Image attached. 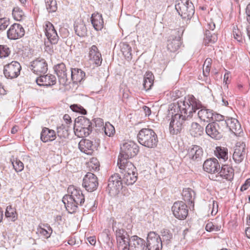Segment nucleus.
Instances as JSON below:
<instances>
[{
    "label": "nucleus",
    "instance_id": "7",
    "mask_svg": "<svg viewBox=\"0 0 250 250\" xmlns=\"http://www.w3.org/2000/svg\"><path fill=\"white\" fill-rule=\"evenodd\" d=\"M123 180L118 173L112 175L108 179L106 190L112 196L117 195L123 188Z\"/></svg>",
    "mask_w": 250,
    "mask_h": 250
},
{
    "label": "nucleus",
    "instance_id": "57",
    "mask_svg": "<svg viewBox=\"0 0 250 250\" xmlns=\"http://www.w3.org/2000/svg\"><path fill=\"white\" fill-rule=\"evenodd\" d=\"M49 44H48V42H45V50L48 52L49 53H51L53 52L52 44L49 42Z\"/></svg>",
    "mask_w": 250,
    "mask_h": 250
},
{
    "label": "nucleus",
    "instance_id": "33",
    "mask_svg": "<svg viewBox=\"0 0 250 250\" xmlns=\"http://www.w3.org/2000/svg\"><path fill=\"white\" fill-rule=\"evenodd\" d=\"M182 194L185 202L191 204L194 203L195 193L192 189L190 188H185L183 189Z\"/></svg>",
    "mask_w": 250,
    "mask_h": 250
},
{
    "label": "nucleus",
    "instance_id": "13",
    "mask_svg": "<svg viewBox=\"0 0 250 250\" xmlns=\"http://www.w3.org/2000/svg\"><path fill=\"white\" fill-rule=\"evenodd\" d=\"M53 69L58 76L60 84L64 86L70 83V81L67 77V69L64 63L61 62L54 65Z\"/></svg>",
    "mask_w": 250,
    "mask_h": 250
},
{
    "label": "nucleus",
    "instance_id": "62",
    "mask_svg": "<svg viewBox=\"0 0 250 250\" xmlns=\"http://www.w3.org/2000/svg\"><path fill=\"white\" fill-rule=\"evenodd\" d=\"M143 109H144V111L145 112V115L146 116H149L151 114V110L150 109V108H149L148 107L146 106V105H144L143 106Z\"/></svg>",
    "mask_w": 250,
    "mask_h": 250
},
{
    "label": "nucleus",
    "instance_id": "64",
    "mask_svg": "<svg viewBox=\"0 0 250 250\" xmlns=\"http://www.w3.org/2000/svg\"><path fill=\"white\" fill-rule=\"evenodd\" d=\"M87 241L91 245H94L96 242L95 237H89L87 238Z\"/></svg>",
    "mask_w": 250,
    "mask_h": 250
},
{
    "label": "nucleus",
    "instance_id": "61",
    "mask_svg": "<svg viewBox=\"0 0 250 250\" xmlns=\"http://www.w3.org/2000/svg\"><path fill=\"white\" fill-rule=\"evenodd\" d=\"M246 12L247 15V21L250 23V3L247 6Z\"/></svg>",
    "mask_w": 250,
    "mask_h": 250
},
{
    "label": "nucleus",
    "instance_id": "46",
    "mask_svg": "<svg viewBox=\"0 0 250 250\" xmlns=\"http://www.w3.org/2000/svg\"><path fill=\"white\" fill-rule=\"evenodd\" d=\"M70 108L74 112H78L83 115L86 114V110L81 105L78 104H71L70 106Z\"/></svg>",
    "mask_w": 250,
    "mask_h": 250
},
{
    "label": "nucleus",
    "instance_id": "15",
    "mask_svg": "<svg viewBox=\"0 0 250 250\" xmlns=\"http://www.w3.org/2000/svg\"><path fill=\"white\" fill-rule=\"evenodd\" d=\"M29 67L35 74L41 76L45 74L48 70V65L43 59H37L31 62Z\"/></svg>",
    "mask_w": 250,
    "mask_h": 250
},
{
    "label": "nucleus",
    "instance_id": "60",
    "mask_svg": "<svg viewBox=\"0 0 250 250\" xmlns=\"http://www.w3.org/2000/svg\"><path fill=\"white\" fill-rule=\"evenodd\" d=\"M212 63V60L210 58H207L204 62V66L210 67Z\"/></svg>",
    "mask_w": 250,
    "mask_h": 250
},
{
    "label": "nucleus",
    "instance_id": "27",
    "mask_svg": "<svg viewBox=\"0 0 250 250\" xmlns=\"http://www.w3.org/2000/svg\"><path fill=\"white\" fill-rule=\"evenodd\" d=\"M78 146L81 151L87 154H91L94 149L93 142L86 139H82Z\"/></svg>",
    "mask_w": 250,
    "mask_h": 250
},
{
    "label": "nucleus",
    "instance_id": "11",
    "mask_svg": "<svg viewBox=\"0 0 250 250\" xmlns=\"http://www.w3.org/2000/svg\"><path fill=\"white\" fill-rule=\"evenodd\" d=\"M224 127L217 122L209 123L206 127V132L208 135L215 140L220 139L222 136Z\"/></svg>",
    "mask_w": 250,
    "mask_h": 250
},
{
    "label": "nucleus",
    "instance_id": "26",
    "mask_svg": "<svg viewBox=\"0 0 250 250\" xmlns=\"http://www.w3.org/2000/svg\"><path fill=\"white\" fill-rule=\"evenodd\" d=\"M56 133L47 127H43L41 133V140L44 143L51 142L56 139Z\"/></svg>",
    "mask_w": 250,
    "mask_h": 250
},
{
    "label": "nucleus",
    "instance_id": "37",
    "mask_svg": "<svg viewBox=\"0 0 250 250\" xmlns=\"http://www.w3.org/2000/svg\"><path fill=\"white\" fill-rule=\"evenodd\" d=\"M217 157L219 159H222L224 161L228 158V150L226 147L222 146H217L214 151Z\"/></svg>",
    "mask_w": 250,
    "mask_h": 250
},
{
    "label": "nucleus",
    "instance_id": "42",
    "mask_svg": "<svg viewBox=\"0 0 250 250\" xmlns=\"http://www.w3.org/2000/svg\"><path fill=\"white\" fill-rule=\"evenodd\" d=\"M162 242H166L167 244H168L172 238V233L170 231L167 229H163L161 231Z\"/></svg>",
    "mask_w": 250,
    "mask_h": 250
},
{
    "label": "nucleus",
    "instance_id": "16",
    "mask_svg": "<svg viewBox=\"0 0 250 250\" xmlns=\"http://www.w3.org/2000/svg\"><path fill=\"white\" fill-rule=\"evenodd\" d=\"M118 249L120 250H127V243L130 237L124 229H117L115 231Z\"/></svg>",
    "mask_w": 250,
    "mask_h": 250
},
{
    "label": "nucleus",
    "instance_id": "31",
    "mask_svg": "<svg viewBox=\"0 0 250 250\" xmlns=\"http://www.w3.org/2000/svg\"><path fill=\"white\" fill-rule=\"evenodd\" d=\"M219 173L221 177L228 181H231L234 177V169L228 165H223Z\"/></svg>",
    "mask_w": 250,
    "mask_h": 250
},
{
    "label": "nucleus",
    "instance_id": "28",
    "mask_svg": "<svg viewBox=\"0 0 250 250\" xmlns=\"http://www.w3.org/2000/svg\"><path fill=\"white\" fill-rule=\"evenodd\" d=\"M89 57L91 60L94 61L96 65L101 64L102 62L101 54L96 45H93L89 48Z\"/></svg>",
    "mask_w": 250,
    "mask_h": 250
},
{
    "label": "nucleus",
    "instance_id": "30",
    "mask_svg": "<svg viewBox=\"0 0 250 250\" xmlns=\"http://www.w3.org/2000/svg\"><path fill=\"white\" fill-rule=\"evenodd\" d=\"M85 77V73L81 69L77 68H72L71 73V79H69L70 83L72 81L73 83H80L83 80Z\"/></svg>",
    "mask_w": 250,
    "mask_h": 250
},
{
    "label": "nucleus",
    "instance_id": "4",
    "mask_svg": "<svg viewBox=\"0 0 250 250\" xmlns=\"http://www.w3.org/2000/svg\"><path fill=\"white\" fill-rule=\"evenodd\" d=\"M137 139L141 145L148 148L155 147L158 142L156 134L150 128L141 129L137 135Z\"/></svg>",
    "mask_w": 250,
    "mask_h": 250
},
{
    "label": "nucleus",
    "instance_id": "5",
    "mask_svg": "<svg viewBox=\"0 0 250 250\" xmlns=\"http://www.w3.org/2000/svg\"><path fill=\"white\" fill-rule=\"evenodd\" d=\"M175 7L183 19L189 20L194 14L193 4L188 0H178Z\"/></svg>",
    "mask_w": 250,
    "mask_h": 250
},
{
    "label": "nucleus",
    "instance_id": "2",
    "mask_svg": "<svg viewBox=\"0 0 250 250\" xmlns=\"http://www.w3.org/2000/svg\"><path fill=\"white\" fill-rule=\"evenodd\" d=\"M68 192L67 195L63 196L62 201L68 212L73 213L77 211L79 206L83 205L84 196L80 189L76 188L73 186L68 187Z\"/></svg>",
    "mask_w": 250,
    "mask_h": 250
},
{
    "label": "nucleus",
    "instance_id": "17",
    "mask_svg": "<svg viewBox=\"0 0 250 250\" xmlns=\"http://www.w3.org/2000/svg\"><path fill=\"white\" fill-rule=\"evenodd\" d=\"M24 34V28L19 23L13 24L7 31V38L10 40L18 39L22 37Z\"/></svg>",
    "mask_w": 250,
    "mask_h": 250
},
{
    "label": "nucleus",
    "instance_id": "40",
    "mask_svg": "<svg viewBox=\"0 0 250 250\" xmlns=\"http://www.w3.org/2000/svg\"><path fill=\"white\" fill-rule=\"evenodd\" d=\"M46 8L48 12H55L57 10V4L56 0H44Z\"/></svg>",
    "mask_w": 250,
    "mask_h": 250
},
{
    "label": "nucleus",
    "instance_id": "58",
    "mask_svg": "<svg viewBox=\"0 0 250 250\" xmlns=\"http://www.w3.org/2000/svg\"><path fill=\"white\" fill-rule=\"evenodd\" d=\"M218 205L217 202L215 201H212V209L211 214L214 213L215 214L218 211Z\"/></svg>",
    "mask_w": 250,
    "mask_h": 250
},
{
    "label": "nucleus",
    "instance_id": "41",
    "mask_svg": "<svg viewBox=\"0 0 250 250\" xmlns=\"http://www.w3.org/2000/svg\"><path fill=\"white\" fill-rule=\"evenodd\" d=\"M12 15L14 19L18 21H21L24 17L23 11L19 7H16L13 8Z\"/></svg>",
    "mask_w": 250,
    "mask_h": 250
},
{
    "label": "nucleus",
    "instance_id": "12",
    "mask_svg": "<svg viewBox=\"0 0 250 250\" xmlns=\"http://www.w3.org/2000/svg\"><path fill=\"white\" fill-rule=\"evenodd\" d=\"M171 209L174 216L180 220L185 219L188 214L187 206L183 201L175 202Z\"/></svg>",
    "mask_w": 250,
    "mask_h": 250
},
{
    "label": "nucleus",
    "instance_id": "8",
    "mask_svg": "<svg viewBox=\"0 0 250 250\" xmlns=\"http://www.w3.org/2000/svg\"><path fill=\"white\" fill-rule=\"evenodd\" d=\"M21 67L17 61H12L4 66L3 74L6 78L13 79L17 78L20 74Z\"/></svg>",
    "mask_w": 250,
    "mask_h": 250
},
{
    "label": "nucleus",
    "instance_id": "56",
    "mask_svg": "<svg viewBox=\"0 0 250 250\" xmlns=\"http://www.w3.org/2000/svg\"><path fill=\"white\" fill-rule=\"evenodd\" d=\"M250 186V178H249L246 180L244 184L242 185L241 187L240 190L243 191L247 190L248 188Z\"/></svg>",
    "mask_w": 250,
    "mask_h": 250
},
{
    "label": "nucleus",
    "instance_id": "14",
    "mask_svg": "<svg viewBox=\"0 0 250 250\" xmlns=\"http://www.w3.org/2000/svg\"><path fill=\"white\" fill-rule=\"evenodd\" d=\"M126 245L127 250H147V245L145 240L137 235L131 236Z\"/></svg>",
    "mask_w": 250,
    "mask_h": 250
},
{
    "label": "nucleus",
    "instance_id": "45",
    "mask_svg": "<svg viewBox=\"0 0 250 250\" xmlns=\"http://www.w3.org/2000/svg\"><path fill=\"white\" fill-rule=\"evenodd\" d=\"M92 122L93 123L94 128L96 131H100L101 129H104V121L102 119L96 118L92 120Z\"/></svg>",
    "mask_w": 250,
    "mask_h": 250
},
{
    "label": "nucleus",
    "instance_id": "44",
    "mask_svg": "<svg viewBox=\"0 0 250 250\" xmlns=\"http://www.w3.org/2000/svg\"><path fill=\"white\" fill-rule=\"evenodd\" d=\"M58 136L66 138L68 135L67 127L64 125L58 126L57 128Z\"/></svg>",
    "mask_w": 250,
    "mask_h": 250
},
{
    "label": "nucleus",
    "instance_id": "6",
    "mask_svg": "<svg viewBox=\"0 0 250 250\" xmlns=\"http://www.w3.org/2000/svg\"><path fill=\"white\" fill-rule=\"evenodd\" d=\"M139 151L138 146L132 141L123 144L121 147V151L118 160L127 161L129 158L136 156Z\"/></svg>",
    "mask_w": 250,
    "mask_h": 250
},
{
    "label": "nucleus",
    "instance_id": "32",
    "mask_svg": "<svg viewBox=\"0 0 250 250\" xmlns=\"http://www.w3.org/2000/svg\"><path fill=\"white\" fill-rule=\"evenodd\" d=\"M154 76L151 72L147 71L144 77L143 87L146 91L149 90L153 84Z\"/></svg>",
    "mask_w": 250,
    "mask_h": 250
},
{
    "label": "nucleus",
    "instance_id": "23",
    "mask_svg": "<svg viewBox=\"0 0 250 250\" xmlns=\"http://www.w3.org/2000/svg\"><path fill=\"white\" fill-rule=\"evenodd\" d=\"M117 165L120 169L121 174H127L128 173V174H132L134 173H137L136 167L132 163L128 160H118Z\"/></svg>",
    "mask_w": 250,
    "mask_h": 250
},
{
    "label": "nucleus",
    "instance_id": "20",
    "mask_svg": "<svg viewBox=\"0 0 250 250\" xmlns=\"http://www.w3.org/2000/svg\"><path fill=\"white\" fill-rule=\"evenodd\" d=\"M203 168L208 173H215L219 171L220 165L216 158H210L205 161Z\"/></svg>",
    "mask_w": 250,
    "mask_h": 250
},
{
    "label": "nucleus",
    "instance_id": "54",
    "mask_svg": "<svg viewBox=\"0 0 250 250\" xmlns=\"http://www.w3.org/2000/svg\"><path fill=\"white\" fill-rule=\"evenodd\" d=\"M233 35L235 40L238 42H242L243 36L241 32L238 29L237 27H233Z\"/></svg>",
    "mask_w": 250,
    "mask_h": 250
},
{
    "label": "nucleus",
    "instance_id": "53",
    "mask_svg": "<svg viewBox=\"0 0 250 250\" xmlns=\"http://www.w3.org/2000/svg\"><path fill=\"white\" fill-rule=\"evenodd\" d=\"M10 24L9 19L7 18H0V32L5 30Z\"/></svg>",
    "mask_w": 250,
    "mask_h": 250
},
{
    "label": "nucleus",
    "instance_id": "47",
    "mask_svg": "<svg viewBox=\"0 0 250 250\" xmlns=\"http://www.w3.org/2000/svg\"><path fill=\"white\" fill-rule=\"evenodd\" d=\"M104 129L105 134L109 137L113 135L115 131L114 126L109 123H105Z\"/></svg>",
    "mask_w": 250,
    "mask_h": 250
},
{
    "label": "nucleus",
    "instance_id": "1",
    "mask_svg": "<svg viewBox=\"0 0 250 250\" xmlns=\"http://www.w3.org/2000/svg\"><path fill=\"white\" fill-rule=\"evenodd\" d=\"M174 110H177V113L172 115L169 124V131L172 134L179 133L186 125V122L189 120L193 114L197 109L199 118L204 121L210 122L213 117V111L203 106L201 103L193 96L179 100L173 105Z\"/></svg>",
    "mask_w": 250,
    "mask_h": 250
},
{
    "label": "nucleus",
    "instance_id": "22",
    "mask_svg": "<svg viewBox=\"0 0 250 250\" xmlns=\"http://www.w3.org/2000/svg\"><path fill=\"white\" fill-rule=\"evenodd\" d=\"M187 155L193 161H200L203 156V149L199 146L193 145L188 148Z\"/></svg>",
    "mask_w": 250,
    "mask_h": 250
},
{
    "label": "nucleus",
    "instance_id": "10",
    "mask_svg": "<svg viewBox=\"0 0 250 250\" xmlns=\"http://www.w3.org/2000/svg\"><path fill=\"white\" fill-rule=\"evenodd\" d=\"M146 244L148 250H161L162 248V238L153 231L148 233Z\"/></svg>",
    "mask_w": 250,
    "mask_h": 250
},
{
    "label": "nucleus",
    "instance_id": "38",
    "mask_svg": "<svg viewBox=\"0 0 250 250\" xmlns=\"http://www.w3.org/2000/svg\"><path fill=\"white\" fill-rule=\"evenodd\" d=\"M205 35L204 43L205 45H208L209 43H214L217 41L218 37L217 35L214 33H211V31L208 29L206 30Z\"/></svg>",
    "mask_w": 250,
    "mask_h": 250
},
{
    "label": "nucleus",
    "instance_id": "35",
    "mask_svg": "<svg viewBox=\"0 0 250 250\" xmlns=\"http://www.w3.org/2000/svg\"><path fill=\"white\" fill-rule=\"evenodd\" d=\"M121 51L123 55L127 61L131 60L132 48L126 42H122L121 44Z\"/></svg>",
    "mask_w": 250,
    "mask_h": 250
},
{
    "label": "nucleus",
    "instance_id": "19",
    "mask_svg": "<svg viewBox=\"0 0 250 250\" xmlns=\"http://www.w3.org/2000/svg\"><path fill=\"white\" fill-rule=\"evenodd\" d=\"M45 27V34L49 42L51 44H57L59 36L53 25L50 22L47 21Z\"/></svg>",
    "mask_w": 250,
    "mask_h": 250
},
{
    "label": "nucleus",
    "instance_id": "18",
    "mask_svg": "<svg viewBox=\"0 0 250 250\" xmlns=\"http://www.w3.org/2000/svg\"><path fill=\"white\" fill-rule=\"evenodd\" d=\"M177 35V32L176 30H171L167 40V48L171 52L176 51L181 45L180 38Z\"/></svg>",
    "mask_w": 250,
    "mask_h": 250
},
{
    "label": "nucleus",
    "instance_id": "3",
    "mask_svg": "<svg viewBox=\"0 0 250 250\" xmlns=\"http://www.w3.org/2000/svg\"><path fill=\"white\" fill-rule=\"evenodd\" d=\"M93 128V123L85 117L80 116L75 120L74 131L75 135L79 138L88 136Z\"/></svg>",
    "mask_w": 250,
    "mask_h": 250
},
{
    "label": "nucleus",
    "instance_id": "24",
    "mask_svg": "<svg viewBox=\"0 0 250 250\" xmlns=\"http://www.w3.org/2000/svg\"><path fill=\"white\" fill-rule=\"evenodd\" d=\"M224 128H228L230 131L236 133L241 130V125L238 121L235 118H228L222 122Z\"/></svg>",
    "mask_w": 250,
    "mask_h": 250
},
{
    "label": "nucleus",
    "instance_id": "43",
    "mask_svg": "<svg viewBox=\"0 0 250 250\" xmlns=\"http://www.w3.org/2000/svg\"><path fill=\"white\" fill-rule=\"evenodd\" d=\"M66 138L58 136L56 141L54 143V146L56 149H61L62 147L66 144Z\"/></svg>",
    "mask_w": 250,
    "mask_h": 250
},
{
    "label": "nucleus",
    "instance_id": "29",
    "mask_svg": "<svg viewBox=\"0 0 250 250\" xmlns=\"http://www.w3.org/2000/svg\"><path fill=\"white\" fill-rule=\"evenodd\" d=\"M91 23L97 31L101 30L104 27V20L102 16L98 13H93L91 18Z\"/></svg>",
    "mask_w": 250,
    "mask_h": 250
},
{
    "label": "nucleus",
    "instance_id": "51",
    "mask_svg": "<svg viewBox=\"0 0 250 250\" xmlns=\"http://www.w3.org/2000/svg\"><path fill=\"white\" fill-rule=\"evenodd\" d=\"M13 168L17 172L21 171L24 167L23 164L19 160L16 159L12 162Z\"/></svg>",
    "mask_w": 250,
    "mask_h": 250
},
{
    "label": "nucleus",
    "instance_id": "59",
    "mask_svg": "<svg viewBox=\"0 0 250 250\" xmlns=\"http://www.w3.org/2000/svg\"><path fill=\"white\" fill-rule=\"evenodd\" d=\"M88 166L89 167H91V169L93 171H97L99 169V165L98 163L94 164L92 162H90Z\"/></svg>",
    "mask_w": 250,
    "mask_h": 250
},
{
    "label": "nucleus",
    "instance_id": "21",
    "mask_svg": "<svg viewBox=\"0 0 250 250\" xmlns=\"http://www.w3.org/2000/svg\"><path fill=\"white\" fill-rule=\"evenodd\" d=\"M56 78L52 74L41 75L36 80V83L39 85L50 86L56 83Z\"/></svg>",
    "mask_w": 250,
    "mask_h": 250
},
{
    "label": "nucleus",
    "instance_id": "36",
    "mask_svg": "<svg viewBox=\"0 0 250 250\" xmlns=\"http://www.w3.org/2000/svg\"><path fill=\"white\" fill-rule=\"evenodd\" d=\"M123 178H122L123 180L124 183L126 185H133L137 179L138 173H134L131 174L127 173V174H122Z\"/></svg>",
    "mask_w": 250,
    "mask_h": 250
},
{
    "label": "nucleus",
    "instance_id": "63",
    "mask_svg": "<svg viewBox=\"0 0 250 250\" xmlns=\"http://www.w3.org/2000/svg\"><path fill=\"white\" fill-rule=\"evenodd\" d=\"M210 67H204L203 66V74L205 76L207 77L208 76L210 71Z\"/></svg>",
    "mask_w": 250,
    "mask_h": 250
},
{
    "label": "nucleus",
    "instance_id": "9",
    "mask_svg": "<svg viewBox=\"0 0 250 250\" xmlns=\"http://www.w3.org/2000/svg\"><path fill=\"white\" fill-rule=\"evenodd\" d=\"M99 183L97 176L91 172H88L84 176L83 180V187L88 192H92L97 189Z\"/></svg>",
    "mask_w": 250,
    "mask_h": 250
},
{
    "label": "nucleus",
    "instance_id": "48",
    "mask_svg": "<svg viewBox=\"0 0 250 250\" xmlns=\"http://www.w3.org/2000/svg\"><path fill=\"white\" fill-rule=\"evenodd\" d=\"M213 117H212L211 121L214 120V122H217V123L220 124L221 126L224 127V125H222V122L223 121H226L225 116L214 112H213Z\"/></svg>",
    "mask_w": 250,
    "mask_h": 250
},
{
    "label": "nucleus",
    "instance_id": "55",
    "mask_svg": "<svg viewBox=\"0 0 250 250\" xmlns=\"http://www.w3.org/2000/svg\"><path fill=\"white\" fill-rule=\"evenodd\" d=\"M38 231L41 234L44 236V237L46 238H48L50 236L51 233H50L48 231L44 229L40 228L38 229Z\"/></svg>",
    "mask_w": 250,
    "mask_h": 250
},
{
    "label": "nucleus",
    "instance_id": "39",
    "mask_svg": "<svg viewBox=\"0 0 250 250\" xmlns=\"http://www.w3.org/2000/svg\"><path fill=\"white\" fill-rule=\"evenodd\" d=\"M74 29L76 34L80 37H84L87 34L86 26L83 22L78 23L75 25Z\"/></svg>",
    "mask_w": 250,
    "mask_h": 250
},
{
    "label": "nucleus",
    "instance_id": "52",
    "mask_svg": "<svg viewBox=\"0 0 250 250\" xmlns=\"http://www.w3.org/2000/svg\"><path fill=\"white\" fill-rule=\"evenodd\" d=\"M5 216L6 217H11L12 220L14 221L16 219V212L14 208H12L10 206L7 207L6 212Z\"/></svg>",
    "mask_w": 250,
    "mask_h": 250
},
{
    "label": "nucleus",
    "instance_id": "50",
    "mask_svg": "<svg viewBox=\"0 0 250 250\" xmlns=\"http://www.w3.org/2000/svg\"><path fill=\"white\" fill-rule=\"evenodd\" d=\"M10 53L9 48L7 45H0V58H5Z\"/></svg>",
    "mask_w": 250,
    "mask_h": 250
},
{
    "label": "nucleus",
    "instance_id": "25",
    "mask_svg": "<svg viewBox=\"0 0 250 250\" xmlns=\"http://www.w3.org/2000/svg\"><path fill=\"white\" fill-rule=\"evenodd\" d=\"M245 153L244 143H242L240 145H236L233 154V159L235 163L239 164L241 162L244 158Z\"/></svg>",
    "mask_w": 250,
    "mask_h": 250
},
{
    "label": "nucleus",
    "instance_id": "49",
    "mask_svg": "<svg viewBox=\"0 0 250 250\" xmlns=\"http://www.w3.org/2000/svg\"><path fill=\"white\" fill-rule=\"evenodd\" d=\"M221 226L214 225L212 222H209L206 226V229L207 231H218L220 230Z\"/></svg>",
    "mask_w": 250,
    "mask_h": 250
},
{
    "label": "nucleus",
    "instance_id": "34",
    "mask_svg": "<svg viewBox=\"0 0 250 250\" xmlns=\"http://www.w3.org/2000/svg\"><path fill=\"white\" fill-rule=\"evenodd\" d=\"M189 131L192 136L197 137L203 134L204 128L199 124L193 122L191 125Z\"/></svg>",
    "mask_w": 250,
    "mask_h": 250
}]
</instances>
